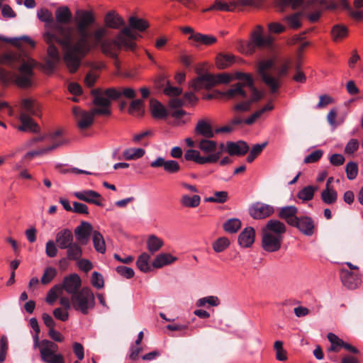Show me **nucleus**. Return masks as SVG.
<instances>
[{
  "label": "nucleus",
  "mask_w": 363,
  "mask_h": 363,
  "mask_svg": "<svg viewBox=\"0 0 363 363\" xmlns=\"http://www.w3.org/2000/svg\"><path fill=\"white\" fill-rule=\"evenodd\" d=\"M318 190V186L308 185L301 189L297 194V197L302 202H306L312 200L315 192Z\"/></svg>",
  "instance_id": "nucleus-40"
},
{
  "label": "nucleus",
  "mask_w": 363,
  "mask_h": 363,
  "mask_svg": "<svg viewBox=\"0 0 363 363\" xmlns=\"http://www.w3.org/2000/svg\"><path fill=\"white\" fill-rule=\"evenodd\" d=\"M235 62V57L232 54H219L216 57V66L223 69L229 67Z\"/></svg>",
  "instance_id": "nucleus-39"
},
{
  "label": "nucleus",
  "mask_w": 363,
  "mask_h": 363,
  "mask_svg": "<svg viewBox=\"0 0 363 363\" xmlns=\"http://www.w3.org/2000/svg\"><path fill=\"white\" fill-rule=\"evenodd\" d=\"M215 82L213 74L205 73L199 75L196 78L193 79L189 83V86L194 91H199L203 89H209L215 86Z\"/></svg>",
  "instance_id": "nucleus-16"
},
{
  "label": "nucleus",
  "mask_w": 363,
  "mask_h": 363,
  "mask_svg": "<svg viewBox=\"0 0 363 363\" xmlns=\"http://www.w3.org/2000/svg\"><path fill=\"white\" fill-rule=\"evenodd\" d=\"M143 102L141 99L133 100L128 108V113L134 116H140L143 115Z\"/></svg>",
  "instance_id": "nucleus-53"
},
{
  "label": "nucleus",
  "mask_w": 363,
  "mask_h": 363,
  "mask_svg": "<svg viewBox=\"0 0 363 363\" xmlns=\"http://www.w3.org/2000/svg\"><path fill=\"white\" fill-rule=\"evenodd\" d=\"M321 199L326 204H333L337 199V193L333 187L325 186V189L321 192Z\"/></svg>",
  "instance_id": "nucleus-42"
},
{
  "label": "nucleus",
  "mask_w": 363,
  "mask_h": 363,
  "mask_svg": "<svg viewBox=\"0 0 363 363\" xmlns=\"http://www.w3.org/2000/svg\"><path fill=\"white\" fill-rule=\"evenodd\" d=\"M106 96L113 100L118 99L121 96L127 99H134L136 96L135 91L130 87L123 88L121 91H118L114 88H109L106 90Z\"/></svg>",
  "instance_id": "nucleus-30"
},
{
  "label": "nucleus",
  "mask_w": 363,
  "mask_h": 363,
  "mask_svg": "<svg viewBox=\"0 0 363 363\" xmlns=\"http://www.w3.org/2000/svg\"><path fill=\"white\" fill-rule=\"evenodd\" d=\"M274 65V61L273 59H268L261 60L258 63L257 71L262 77V79L264 84L270 89L271 92H276L280 85L281 80L279 77H273L272 74L267 72L268 70L271 69Z\"/></svg>",
  "instance_id": "nucleus-7"
},
{
  "label": "nucleus",
  "mask_w": 363,
  "mask_h": 363,
  "mask_svg": "<svg viewBox=\"0 0 363 363\" xmlns=\"http://www.w3.org/2000/svg\"><path fill=\"white\" fill-rule=\"evenodd\" d=\"M38 18L43 22L50 23L53 21L52 13L47 9H41L37 12Z\"/></svg>",
  "instance_id": "nucleus-63"
},
{
  "label": "nucleus",
  "mask_w": 363,
  "mask_h": 363,
  "mask_svg": "<svg viewBox=\"0 0 363 363\" xmlns=\"http://www.w3.org/2000/svg\"><path fill=\"white\" fill-rule=\"evenodd\" d=\"M274 213V208L272 206L262 202H256L249 208V214L257 220L269 217Z\"/></svg>",
  "instance_id": "nucleus-13"
},
{
  "label": "nucleus",
  "mask_w": 363,
  "mask_h": 363,
  "mask_svg": "<svg viewBox=\"0 0 363 363\" xmlns=\"http://www.w3.org/2000/svg\"><path fill=\"white\" fill-rule=\"evenodd\" d=\"M91 282L92 286L98 289H102L104 286L103 276L97 272H94L92 273Z\"/></svg>",
  "instance_id": "nucleus-61"
},
{
  "label": "nucleus",
  "mask_w": 363,
  "mask_h": 363,
  "mask_svg": "<svg viewBox=\"0 0 363 363\" xmlns=\"http://www.w3.org/2000/svg\"><path fill=\"white\" fill-rule=\"evenodd\" d=\"M274 349L276 352V359L279 361H286L287 359V352L283 347V342L277 340L274 344Z\"/></svg>",
  "instance_id": "nucleus-56"
},
{
  "label": "nucleus",
  "mask_w": 363,
  "mask_h": 363,
  "mask_svg": "<svg viewBox=\"0 0 363 363\" xmlns=\"http://www.w3.org/2000/svg\"><path fill=\"white\" fill-rule=\"evenodd\" d=\"M242 223L239 218L228 219L223 225V230L228 233H236L241 228Z\"/></svg>",
  "instance_id": "nucleus-45"
},
{
  "label": "nucleus",
  "mask_w": 363,
  "mask_h": 363,
  "mask_svg": "<svg viewBox=\"0 0 363 363\" xmlns=\"http://www.w3.org/2000/svg\"><path fill=\"white\" fill-rule=\"evenodd\" d=\"M201 203V197L199 195L190 196L184 194L180 199V203L186 208H196Z\"/></svg>",
  "instance_id": "nucleus-41"
},
{
  "label": "nucleus",
  "mask_w": 363,
  "mask_h": 363,
  "mask_svg": "<svg viewBox=\"0 0 363 363\" xmlns=\"http://www.w3.org/2000/svg\"><path fill=\"white\" fill-rule=\"evenodd\" d=\"M194 133L196 135H200L204 138H212L215 136V130L208 121L201 119L197 122Z\"/></svg>",
  "instance_id": "nucleus-26"
},
{
  "label": "nucleus",
  "mask_w": 363,
  "mask_h": 363,
  "mask_svg": "<svg viewBox=\"0 0 363 363\" xmlns=\"http://www.w3.org/2000/svg\"><path fill=\"white\" fill-rule=\"evenodd\" d=\"M249 145L243 140L227 142L225 145V150L231 156L244 155L249 151Z\"/></svg>",
  "instance_id": "nucleus-23"
},
{
  "label": "nucleus",
  "mask_w": 363,
  "mask_h": 363,
  "mask_svg": "<svg viewBox=\"0 0 363 363\" xmlns=\"http://www.w3.org/2000/svg\"><path fill=\"white\" fill-rule=\"evenodd\" d=\"M19 119L21 125L18 127V130L35 133L40 132L39 125L26 113H21Z\"/></svg>",
  "instance_id": "nucleus-25"
},
{
  "label": "nucleus",
  "mask_w": 363,
  "mask_h": 363,
  "mask_svg": "<svg viewBox=\"0 0 363 363\" xmlns=\"http://www.w3.org/2000/svg\"><path fill=\"white\" fill-rule=\"evenodd\" d=\"M91 94L94 98L93 104L96 106L92 108L94 113L97 115H110L111 100L112 99L106 96V90L103 91L101 89H94L91 90Z\"/></svg>",
  "instance_id": "nucleus-9"
},
{
  "label": "nucleus",
  "mask_w": 363,
  "mask_h": 363,
  "mask_svg": "<svg viewBox=\"0 0 363 363\" xmlns=\"http://www.w3.org/2000/svg\"><path fill=\"white\" fill-rule=\"evenodd\" d=\"M177 259L176 257L169 253H161L157 255L152 262L155 268L159 269L165 265L170 264Z\"/></svg>",
  "instance_id": "nucleus-36"
},
{
  "label": "nucleus",
  "mask_w": 363,
  "mask_h": 363,
  "mask_svg": "<svg viewBox=\"0 0 363 363\" xmlns=\"http://www.w3.org/2000/svg\"><path fill=\"white\" fill-rule=\"evenodd\" d=\"M57 247L53 240H50L45 245V254L48 257L53 258L57 255Z\"/></svg>",
  "instance_id": "nucleus-64"
},
{
  "label": "nucleus",
  "mask_w": 363,
  "mask_h": 363,
  "mask_svg": "<svg viewBox=\"0 0 363 363\" xmlns=\"http://www.w3.org/2000/svg\"><path fill=\"white\" fill-rule=\"evenodd\" d=\"M345 172L348 179H354L358 174L357 164L354 162H348L346 165Z\"/></svg>",
  "instance_id": "nucleus-60"
},
{
  "label": "nucleus",
  "mask_w": 363,
  "mask_h": 363,
  "mask_svg": "<svg viewBox=\"0 0 363 363\" xmlns=\"http://www.w3.org/2000/svg\"><path fill=\"white\" fill-rule=\"evenodd\" d=\"M145 153V150L140 147L128 148L123 151V157L127 160H137L143 157Z\"/></svg>",
  "instance_id": "nucleus-47"
},
{
  "label": "nucleus",
  "mask_w": 363,
  "mask_h": 363,
  "mask_svg": "<svg viewBox=\"0 0 363 363\" xmlns=\"http://www.w3.org/2000/svg\"><path fill=\"white\" fill-rule=\"evenodd\" d=\"M21 108V113H26L30 116H37L39 113L40 106L35 100L31 98H28L22 100Z\"/></svg>",
  "instance_id": "nucleus-31"
},
{
  "label": "nucleus",
  "mask_w": 363,
  "mask_h": 363,
  "mask_svg": "<svg viewBox=\"0 0 363 363\" xmlns=\"http://www.w3.org/2000/svg\"><path fill=\"white\" fill-rule=\"evenodd\" d=\"M348 30L347 28L343 25L337 24L335 25L331 30V35L333 40L337 42L347 35Z\"/></svg>",
  "instance_id": "nucleus-48"
},
{
  "label": "nucleus",
  "mask_w": 363,
  "mask_h": 363,
  "mask_svg": "<svg viewBox=\"0 0 363 363\" xmlns=\"http://www.w3.org/2000/svg\"><path fill=\"white\" fill-rule=\"evenodd\" d=\"M291 227L297 228L302 234L306 236H312L315 230V224L313 219L308 216H298Z\"/></svg>",
  "instance_id": "nucleus-14"
},
{
  "label": "nucleus",
  "mask_w": 363,
  "mask_h": 363,
  "mask_svg": "<svg viewBox=\"0 0 363 363\" xmlns=\"http://www.w3.org/2000/svg\"><path fill=\"white\" fill-rule=\"evenodd\" d=\"M74 196L78 199L93 203L99 206H103V198L100 194L93 190H85L74 193Z\"/></svg>",
  "instance_id": "nucleus-19"
},
{
  "label": "nucleus",
  "mask_w": 363,
  "mask_h": 363,
  "mask_svg": "<svg viewBox=\"0 0 363 363\" xmlns=\"http://www.w3.org/2000/svg\"><path fill=\"white\" fill-rule=\"evenodd\" d=\"M209 139L210 138H203L200 140L197 147L202 152L211 155L217 152L216 150L218 144L216 141Z\"/></svg>",
  "instance_id": "nucleus-35"
},
{
  "label": "nucleus",
  "mask_w": 363,
  "mask_h": 363,
  "mask_svg": "<svg viewBox=\"0 0 363 363\" xmlns=\"http://www.w3.org/2000/svg\"><path fill=\"white\" fill-rule=\"evenodd\" d=\"M71 302L75 311L86 315L95 306V296L89 287H83L71 296Z\"/></svg>",
  "instance_id": "nucleus-5"
},
{
  "label": "nucleus",
  "mask_w": 363,
  "mask_h": 363,
  "mask_svg": "<svg viewBox=\"0 0 363 363\" xmlns=\"http://www.w3.org/2000/svg\"><path fill=\"white\" fill-rule=\"evenodd\" d=\"M286 231V227L284 223L277 219L269 220L262 229V233H268L272 235H279L284 238Z\"/></svg>",
  "instance_id": "nucleus-20"
},
{
  "label": "nucleus",
  "mask_w": 363,
  "mask_h": 363,
  "mask_svg": "<svg viewBox=\"0 0 363 363\" xmlns=\"http://www.w3.org/2000/svg\"><path fill=\"white\" fill-rule=\"evenodd\" d=\"M57 345L48 340L40 342V353L41 359L46 363H65L61 354H56Z\"/></svg>",
  "instance_id": "nucleus-8"
},
{
  "label": "nucleus",
  "mask_w": 363,
  "mask_h": 363,
  "mask_svg": "<svg viewBox=\"0 0 363 363\" xmlns=\"http://www.w3.org/2000/svg\"><path fill=\"white\" fill-rule=\"evenodd\" d=\"M189 39L193 41V45L195 47H198L200 45H211L217 41V38L215 36L200 33H192Z\"/></svg>",
  "instance_id": "nucleus-29"
},
{
  "label": "nucleus",
  "mask_w": 363,
  "mask_h": 363,
  "mask_svg": "<svg viewBox=\"0 0 363 363\" xmlns=\"http://www.w3.org/2000/svg\"><path fill=\"white\" fill-rule=\"evenodd\" d=\"M220 157V152L202 156L199 151L194 149L186 150L184 154V159L186 161H193L199 164L216 163Z\"/></svg>",
  "instance_id": "nucleus-10"
},
{
  "label": "nucleus",
  "mask_w": 363,
  "mask_h": 363,
  "mask_svg": "<svg viewBox=\"0 0 363 363\" xmlns=\"http://www.w3.org/2000/svg\"><path fill=\"white\" fill-rule=\"evenodd\" d=\"M65 250H67L66 255L69 260L77 262L82 257L83 250L79 243L73 242Z\"/></svg>",
  "instance_id": "nucleus-37"
},
{
  "label": "nucleus",
  "mask_w": 363,
  "mask_h": 363,
  "mask_svg": "<svg viewBox=\"0 0 363 363\" xmlns=\"http://www.w3.org/2000/svg\"><path fill=\"white\" fill-rule=\"evenodd\" d=\"M116 271L118 274L126 279L133 278L135 275V272L132 268L123 265L118 266Z\"/></svg>",
  "instance_id": "nucleus-62"
},
{
  "label": "nucleus",
  "mask_w": 363,
  "mask_h": 363,
  "mask_svg": "<svg viewBox=\"0 0 363 363\" xmlns=\"http://www.w3.org/2000/svg\"><path fill=\"white\" fill-rule=\"evenodd\" d=\"M328 339L331 343V346L328 349L329 352H339L345 342L342 339L332 333H328Z\"/></svg>",
  "instance_id": "nucleus-52"
},
{
  "label": "nucleus",
  "mask_w": 363,
  "mask_h": 363,
  "mask_svg": "<svg viewBox=\"0 0 363 363\" xmlns=\"http://www.w3.org/2000/svg\"><path fill=\"white\" fill-rule=\"evenodd\" d=\"M60 285L62 287V290L73 296V294H77L80 290L82 279L77 274H70L64 277Z\"/></svg>",
  "instance_id": "nucleus-15"
},
{
  "label": "nucleus",
  "mask_w": 363,
  "mask_h": 363,
  "mask_svg": "<svg viewBox=\"0 0 363 363\" xmlns=\"http://www.w3.org/2000/svg\"><path fill=\"white\" fill-rule=\"evenodd\" d=\"M302 13L300 12L295 13L291 16H286L285 20L287 21L289 26L294 29L299 28L301 26V17Z\"/></svg>",
  "instance_id": "nucleus-59"
},
{
  "label": "nucleus",
  "mask_w": 363,
  "mask_h": 363,
  "mask_svg": "<svg viewBox=\"0 0 363 363\" xmlns=\"http://www.w3.org/2000/svg\"><path fill=\"white\" fill-rule=\"evenodd\" d=\"M273 41L274 38L271 35L264 36L263 28L260 26H257L251 34L250 41L238 40L237 48L243 54L252 55L255 52L257 48H264L272 47Z\"/></svg>",
  "instance_id": "nucleus-3"
},
{
  "label": "nucleus",
  "mask_w": 363,
  "mask_h": 363,
  "mask_svg": "<svg viewBox=\"0 0 363 363\" xmlns=\"http://www.w3.org/2000/svg\"><path fill=\"white\" fill-rule=\"evenodd\" d=\"M229 245L230 240L225 237H221L213 243V249L216 252H221L228 248Z\"/></svg>",
  "instance_id": "nucleus-58"
},
{
  "label": "nucleus",
  "mask_w": 363,
  "mask_h": 363,
  "mask_svg": "<svg viewBox=\"0 0 363 363\" xmlns=\"http://www.w3.org/2000/svg\"><path fill=\"white\" fill-rule=\"evenodd\" d=\"M274 106L271 102L267 103L264 107L255 111L250 117L244 120V123L247 125L252 124L257 118H259L266 111H272Z\"/></svg>",
  "instance_id": "nucleus-49"
},
{
  "label": "nucleus",
  "mask_w": 363,
  "mask_h": 363,
  "mask_svg": "<svg viewBox=\"0 0 363 363\" xmlns=\"http://www.w3.org/2000/svg\"><path fill=\"white\" fill-rule=\"evenodd\" d=\"M340 278L343 285L349 289H355L361 284V279L359 275L347 269H342L341 271Z\"/></svg>",
  "instance_id": "nucleus-22"
},
{
  "label": "nucleus",
  "mask_w": 363,
  "mask_h": 363,
  "mask_svg": "<svg viewBox=\"0 0 363 363\" xmlns=\"http://www.w3.org/2000/svg\"><path fill=\"white\" fill-rule=\"evenodd\" d=\"M62 287L60 284H56L52 286L48 292L45 301L49 304L52 305L57 300L59 294H62Z\"/></svg>",
  "instance_id": "nucleus-54"
},
{
  "label": "nucleus",
  "mask_w": 363,
  "mask_h": 363,
  "mask_svg": "<svg viewBox=\"0 0 363 363\" xmlns=\"http://www.w3.org/2000/svg\"><path fill=\"white\" fill-rule=\"evenodd\" d=\"M163 245V240L155 235H150L147 240V248L152 254L160 250Z\"/></svg>",
  "instance_id": "nucleus-43"
},
{
  "label": "nucleus",
  "mask_w": 363,
  "mask_h": 363,
  "mask_svg": "<svg viewBox=\"0 0 363 363\" xmlns=\"http://www.w3.org/2000/svg\"><path fill=\"white\" fill-rule=\"evenodd\" d=\"M55 17L57 23H67L71 20L72 13L68 7L62 6L56 10Z\"/></svg>",
  "instance_id": "nucleus-46"
},
{
  "label": "nucleus",
  "mask_w": 363,
  "mask_h": 363,
  "mask_svg": "<svg viewBox=\"0 0 363 363\" xmlns=\"http://www.w3.org/2000/svg\"><path fill=\"white\" fill-rule=\"evenodd\" d=\"M196 304L198 307H203L206 305L210 306H218L220 304V300L216 296H208L199 298L196 301Z\"/></svg>",
  "instance_id": "nucleus-55"
},
{
  "label": "nucleus",
  "mask_w": 363,
  "mask_h": 363,
  "mask_svg": "<svg viewBox=\"0 0 363 363\" xmlns=\"http://www.w3.org/2000/svg\"><path fill=\"white\" fill-rule=\"evenodd\" d=\"M93 232L92 225L88 222L83 221L74 229V235L81 245H85L88 243L89 237Z\"/></svg>",
  "instance_id": "nucleus-18"
},
{
  "label": "nucleus",
  "mask_w": 363,
  "mask_h": 363,
  "mask_svg": "<svg viewBox=\"0 0 363 363\" xmlns=\"http://www.w3.org/2000/svg\"><path fill=\"white\" fill-rule=\"evenodd\" d=\"M104 23L106 29H118L123 26L125 22L123 19L114 11H108L104 17Z\"/></svg>",
  "instance_id": "nucleus-28"
},
{
  "label": "nucleus",
  "mask_w": 363,
  "mask_h": 363,
  "mask_svg": "<svg viewBox=\"0 0 363 363\" xmlns=\"http://www.w3.org/2000/svg\"><path fill=\"white\" fill-rule=\"evenodd\" d=\"M255 241V230L252 227L245 228L238 236L239 245L242 247H250Z\"/></svg>",
  "instance_id": "nucleus-32"
},
{
  "label": "nucleus",
  "mask_w": 363,
  "mask_h": 363,
  "mask_svg": "<svg viewBox=\"0 0 363 363\" xmlns=\"http://www.w3.org/2000/svg\"><path fill=\"white\" fill-rule=\"evenodd\" d=\"M75 43H72L71 28L57 26V33L62 35L60 43L67 48L65 63L69 72L74 73L79 69L82 58L91 50L100 48L106 56L117 60L122 48H133L134 35L128 28H123L113 39H107L108 30L101 25L90 27L95 22L90 11L77 12Z\"/></svg>",
  "instance_id": "nucleus-1"
},
{
  "label": "nucleus",
  "mask_w": 363,
  "mask_h": 363,
  "mask_svg": "<svg viewBox=\"0 0 363 363\" xmlns=\"http://www.w3.org/2000/svg\"><path fill=\"white\" fill-rule=\"evenodd\" d=\"M150 256L146 253H142L138 258L136 265L138 268L143 272H148L150 270L149 261Z\"/></svg>",
  "instance_id": "nucleus-51"
},
{
  "label": "nucleus",
  "mask_w": 363,
  "mask_h": 363,
  "mask_svg": "<svg viewBox=\"0 0 363 363\" xmlns=\"http://www.w3.org/2000/svg\"><path fill=\"white\" fill-rule=\"evenodd\" d=\"M228 199V193L225 191H215L213 196L205 198L206 202L223 203Z\"/></svg>",
  "instance_id": "nucleus-50"
},
{
  "label": "nucleus",
  "mask_w": 363,
  "mask_h": 363,
  "mask_svg": "<svg viewBox=\"0 0 363 363\" xmlns=\"http://www.w3.org/2000/svg\"><path fill=\"white\" fill-rule=\"evenodd\" d=\"M213 10L229 12L235 11V4H233V1L216 0L212 6L203 9V12H208Z\"/></svg>",
  "instance_id": "nucleus-33"
},
{
  "label": "nucleus",
  "mask_w": 363,
  "mask_h": 363,
  "mask_svg": "<svg viewBox=\"0 0 363 363\" xmlns=\"http://www.w3.org/2000/svg\"><path fill=\"white\" fill-rule=\"evenodd\" d=\"M283 238L262 233V246L268 252H274L280 250Z\"/></svg>",
  "instance_id": "nucleus-17"
},
{
  "label": "nucleus",
  "mask_w": 363,
  "mask_h": 363,
  "mask_svg": "<svg viewBox=\"0 0 363 363\" xmlns=\"http://www.w3.org/2000/svg\"><path fill=\"white\" fill-rule=\"evenodd\" d=\"M73 113L75 116L77 127L81 130H86L91 127L94 123V116L96 115L92 109L86 111L77 107L73 108Z\"/></svg>",
  "instance_id": "nucleus-11"
},
{
  "label": "nucleus",
  "mask_w": 363,
  "mask_h": 363,
  "mask_svg": "<svg viewBox=\"0 0 363 363\" xmlns=\"http://www.w3.org/2000/svg\"><path fill=\"white\" fill-rule=\"evenodd\" d=\"M65 141H61V142H59V143H55L46 147H44V148H41V149H39V150H33V151H30L28 152H27L23 157V160H30L34 157H36V156H40V155H45V154H48V152H52L54 150L62 146V145L65 143Z\"/></svg>",
  "instance_id": "nucleus-34"
},
{
  "label": "nucleus",
  "mask_w": 363,
  "mask_h": 363,
  "mask_svg": "<svg viewBox=\"0 0 363 363\" xmlns=\"http://www.w3.org/2000/svg\"><path fill=\"white\" fill-rule=\"evenodd\" d=\"M128 22H129V26L128 28H130V31L134 35V39L133 40L135 44V46L133 47V48H131V49H125L124 48H122L121 49V50L123 49L127 51H128V50L132 51L135 49L136 43L135 41L137 39L138 35L137 33H135L134 31H133L132 29H135L139 31H144L149 26L148 23L145 20H144L143 18H138L135 16L130 17Z\"/></svg>",
  "instance_id": "nucleus-24"
},
{
  "label": "nucleus",
  "mask_w": 363,
  "mask_h": 363,
  "mask_svg": "<svg viewBox=\"0 0 363 363\" xmlns=\"http://www.w3.org/2000/svg\"><path fill=\"white\" fill-rule=\"evenodd\" d=\"M236 78L240 80L225 92H218V94L223 96L228 99H233L237 98H246L247 96V91L257 90L254 85V82L252 77L249 74L238 72Z\"/></svg>",
  "instance_id": "nucleus-4"
},
{
  "label": "nucleus",
  "mask_w": 363,
  "mask_h": 363,
  "mask_svg": "<svg viewBox=\"0 0 363 363\" xmlns=\"http://www.w3.org/2000/svg\"><path fill=\"white\" fill-rule=\"evenodd\" d=\"M92 240L96 251L104 254L106 248L103 235L99 232L94 230L92 233Z\"/></svg>",
  "instance_id": "nucleus-44"
},
{
  "label": "nucleus",
  "mask_w": 363,
  "mask_h": 363,
  "mask_svg": "<svg viewBox=\"0 0 363 363\" xmlns=\"http://www.w3.org/2000/svg\"><path fill=\"white\" fill-rule=\"evenodd\" d=\"M19 65L18 73L15 74L0 67V81L4 85L14 82L21 88L32 86L36 63L28 56H21L18 52H7L0 55V65L16 67Z\"/></svg>",
  "instance_id": "nucleus-2"
},
{
  "label": "nucleus",
  "mask_w": 363,
  "mask_h": 363,
  "mask_svg": "<svg viewBox=\"0 0 363 363\" xmlns=\"http://www.w3.org/2000/svg\"><path fill=\"white\" fill-rule=\"evenodd\" d=\"M263 96L261 91L257 90L247 91V96L246 98H237V100L242 99L240 103L234 106L233 109L235 111L245 112L250 109L251 106L259 101Z\"/></svg>",
  "instance_id": "nucleus-12"
},
{
  "label": "nucleus",
  "mask_w": 363,
  "mask_h": 363,
  "mask_svg": "<svg viewBox=\"0 0 363 363\" xmlns=\"http://www.w3.org/2000/svg\"><path fill=\"white\" fill-rule=\"evenodd\" d=\"M150 111L152 115L155 118H164L167 116V113L164 106L158 101L151 99L150 102Z\"/></svg>",
  "instance_id": "nucleus-38"
},
{
  "label": "nucleus",
  "mask_w": 363,
  "mask_h": 363,
  "mask_svg": "<svg viewBox=\"0 0 363 363\" xmlns=\"http://www.w3.org/2000/svg\"><path fill=\"white\" fill-rule=\"evenodd\" d=\"M298 209L295 206H286L278 208V217L284 220L286 223L292 226L298 217L297 216Z\"/></svg>",
  "instance_id": "nucleus-21"
},
{
  "label": "nucleus",
  "mask_w": 363,
  "mask_h": 363,
  "mask_svg": "<svg viewBox=\"0 0 363 363\" xmlns=\"http://www.w3.org/2000/svg\"><path fill=\"white\" fill-rule=\"evenodd\" d=\"M55 241L61 250H65L67 247H69L74 242L72 231L67 228L59 231L56 235Z\"/></svg>",
  "instance_id": "nucleus-27"
},
{
  "label": "nucleus",
  "mask_w": 363,
  "mask_h": 363,
  "mask_svg": "<svg viewBox=\"0 0 363 363\" xmlns=\"http://www.w3.org/2000/svg\"><path fill=\"white\" fill-rule=\"evenodd\" d=\"M57 275V270L52 267H46L40 279V282L47 285L50 284Z\"/></svg>",
  "instance_id": "nucleus-57"
},
{
  "label": "nucleus",
  "mask_w": 363,
  "mask_h": 363,
  "mask_svg": "<svg viewBox=\"0 0 363 363\" xmlns=\"http://www.w3.org/2000/svg\"><path fill=\"white\" fill-rule=\"evenodd\" d=\"M44 38L47 41L48 45V58L46 61V67L52 70L55 68L57 63L60 62V55L58 49L54 45V43H57L63 47L64 49V57L63 60H65V55L67 51V48H65L61 43L60 40L62 39V35L57 33V26L55 28L53 32H48L44 35Z\"/></svg>",
  "instance_id": "nucleus-6"
}]
</instances>
